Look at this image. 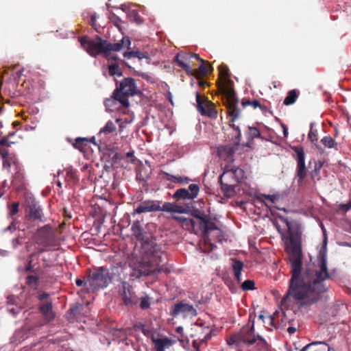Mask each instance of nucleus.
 <instances>
[{"instance_id":"nucleus-1","label":"nucleus","mask_w":351,"mask_h":351,"mask_svg":"<svg viewBox=\"0 0 351 351\" xmlns=\"http://www.w3.org/2000/svg\"><path fill=\"white\" fill-rule=\"evenodd\" d=\"M289 230L290 223L287 222ZM276 228L280 234L287 254V260L291 267L289 287L285 298H292L300 308L308 307L316 303L320 295L328 290L326 281L330 278L327 265V235L322 225L324 241L318 249L315 260L305 269H302V252L300 238L298 234L289 231L286 235L276 224Z\"/></svg>"},{"instance_id":"nucleus-2","label":"nucleus","mask_w":351,"mask_h":351,"mask_svg":"<svg viewBox=\"0 0 351 351\" xmlns=\"http://www.w3.org/2000/svg\"><path fill=\"white\" fill-rule=\"evenodd\" d=\"M143 256L132 257L127 267L125 263H119L118 266L125 279L134 280L142 276H147L161 271L159 264L164 262L165 255L160 245L154 241H143L142 243Z\"/></svg>"},{"instance_id":"nucleus-3","label":"nucleus","mask_w":351,"mask_h":351,"mask_svg":"<svg viewBox=\"0 0 351 351\" xmlns=\"http://www.w3.org/2000/svg\"><path fill=\"white\" fill-rule=\"evenodd\" d=\"M227 343L236 348H241L242 344L248 346L255 344L259 350H267L268 348L265 339L255 334L254 322L251 326H245L238 332L232 335L227 339Z\"/></svg>"},{"instance_id":"nucleus-4","label":"nucleus","mask_w":351,"mask_h":351,"mask_svg":"<svg viewBox=\"0 0 351 351\" xmlns=\"http://www.w3.org/2000/svg\"><path fill=\"white\" fill-rule=\"evenodd\" d=\"M243 177V171L239 168L225 167L224 172L221 175L219 181L221 185V190L225 196L227 197H232L235 193L236 186L233 184L228 183L230 178H234L235 181L240 182Z\"/></svg>"},{"instance_id":"nucleus-5","label":"nucleus","mask_w":351,"mask_h":351,"mask_svg":"<svg viewBox=\"0 0 351 351\" xmlns=\"http://www.w3.org/2000/svg\"><path fill=\"white\" fill-rule=\"evenodd\" d=\"M136 86L134 79H124L114 91V96L119 100V102L125 107L130 105L128 97L133 96L136 94Z\"/></svg>"},{"instance_id":"nucleus-6","label":"nucleus","mask_w":351,"mask_h":351,"mask_svg":"<svg viewBox=\"0 0 351 351\" xmlns=\"http://www.w3.org/2000/svg\"><path fill=\"white\" fill-rule=\"evenodd\" d=\"M80 43L84 49L91 56L96 57L102 53L106 58L105 40L97 36L95 40L88 39L87 37L82 38Z\"/></svg>"},{"instance_id":"nucleus-7","label":"nucleus","mask_w":351,"mask_h":351,"mask_svg":"<svg viewBox=\"0 0 351 351\" xmlns=\"http://www.w3.org/2000/svg\"><path fill=\"white\" fill-rule=\"evenodd\" d=\"M196 219L198 220L199 228L202 230L205 242L210 241V237L212 236V233H214L217 238L221 236V232L220 229L207 216L197 215Z\"/></svg>"},{"instance_id":"nucleus-8","label":"nucleus","mask_w":351,"mask_h":351,"mask_svg":"<svg viewBox=\"0 0 351 351\" xmlns=\"http://www.w3.org/2000/svg\"><path fill=\"white\" fill-rule=\"evenodd\" d=\"M111 282V277L107 269L100 267L88 279V285L93 289L106 288Z\"/></svg>"},{"instance_id":"nucleus-9","label":"nucleus","mask_w":351,"mask_h":351,"mask_svg":"<svg viewBox=\"0 0 351 351\" xmlns=\"http://www.w3.org/2000/svg\"><path fill=\"white\" fill-rule=\"evenodd\" d=\"M104 45L106 47V58L108 60H117V56L112 53V51H119L124 47L130 49L131 40L129 37L125 36L122 38L119 43H110L105 40Z\"/></svg>"},{"instance_id":"nucleus-10","label":"nucleus","mask_w":351,"mask_h":351,"mask_svg":"<svg viewBox=\"0 0 351 351\" xmlns=\"http://www.w3.org/2000/svg\"><path fill=\"white\" fill-rule=\"evenodd\" d=\"M170 314L173 317L182 315L183 317L186 318L196 316L197 312L192 305L180 302L172 306Z\"/></svg>"},{"instance_id":"nucleus-11","label":"nucleus","mask_w":351,"mask_h":351,"mask_svg":"<svg viewBox=\"0 0 351 351\" xmlns=\"http://www.w3.org/2000/svg\"><path fill=\"white\" fill-rule=\"evenodd\" d=\"M294 152L296 154L297 160V180L300 184L306 174L305 157L303 149L301 147H296L294 148Z\"/></svg>"},{"instance_id":"nucleus-12","label":"nucleus","mask_w":351,"mask_h":351,"mask_svg":"<svg viewBox=\"0 0 351 351\" xmlns=\"http://www.w3.org/2000/svg\"><path fill=\"white\" fill-rule=\"evenodd\" d=\"M120 295L126 305L137 304L138 298L132 291V287L125 281L121 280Z\"/></svg>"},{"instance_id":"nucleus-13","label":"nucleus","mask_w":351,"mask_h":351,"mask_svg":"<svg viewBox=\"0 0 351 351\" xmlns=\"http://www.w3.org/2000/svg\"><path fill=\"white\" fill-rule=\"evenodd\" d=\"M199 191V186L196 184H191L189 186V189H178L173 194V197L180 199H193L197 197Z\"/></svg>"},{"instance_id":"nucleus-14","label":"nucleus","mask_w":351,"mask_h":351,"mask_svg":"<svg viewBox=\"0 0 351 351\" xmlns=\"http://www.w3.org/2000/svg\"><path fill=\"white\" fill-rule=\"evenodd\" d=\"M151 339L154 343L155 351H165L176 343L175 340L167 337H159L154 335H152Z\"/></svg>"},{"instance_id":"nucleus-15","label":"nucleus","mask_w":351,"mask_h":351,"mask_svg":"<svg viewBox=\"0 0 351 351\" xmlns=\"http://www.w3.org/2000/svg\"><path fill=\"white\" fill-rule=\"evenodd\" d=\"M160 202L157 200H147L141 202L134 210L135 214L149 213L160 210Z\"/></svg>"},{"instance_id":"nucleus-16","label":"nucleus","mask_w":351,"mask_h":351,"mask_svg":"<svg viewBox=\"0 0 351 351\" xmlns=\"http://www.w3.org/2000/svg\"><path fill=\"white\" fill-rule=\"evenodd\" d=\"M330 348L324 342L314 341L305 346L300 351H330Z\"/></svg>"},{"instance_id":"nucleus-17","label":"nucleus","mask_w":351,"mask_h":351,"mask_svg":"<svg viewBox=\"0 0 351 351\" xmlns=\"http://www.w3.org/2000/svg\"><path fill=\"white\" fill-rule=\"evenodd\" d=\"M313 125L314 123L311 124V129L308 134V139L314 145V146L319 151V153H324V149L317 143L318 140V133L317 130L313 129Z\"/></svg>"},{"instance_id":"nucleus-18","label":"nucleus","mask_w":351,"mask_h":351,"mask_svg":"<svg viewBox=\"0 0 351 351\" xmlns=\"http://www.w3.org/2000/svg\"><path fill=\"white\" fill-rule=\"evenodd\" d=\"M173 218L177 221H180L182 227L186 230H193L196 225V222L191 217H173Z\"/></svg>"},{"instance_id":"nucleus-19","label":"nucleus","mask_w":351,"mask_h":351,"mask_svg":"<svg viewBox=\"0 0 351 351\" xmlns=\"http://www.w3.org/2000/svg\"><path fill=\"white\" fill-rule=\"evenodd\" d=\"M123 56L125 58L131 59L132 58H137L139 60L148 59L149 53L147 52H141L139 51H130L123 53Z\"/></svg>"},{"instance_id":"nucleus-20","label":"nucleus","mask_w":351,"mask_h":351,"mask_svg":"<svg viewBox=\"0 0 351 351\" xmlns=\"http://www.w3.org/2000/svg\"><path fill=\"white\" fill-rule=\"evenodd\" d=\"M235 278L239 282L241 280V271L243 267V263L241 261L235 260L232 265Z\"/></svg>"},{"instance_id":"nucleus-21","label":"nucleus","mask_w":351,"mask_h":351,"mask_svg":"<svg viewBox=\"0 0 351 351\" xmlns=\"http://www.w3.org/2000/svg\"><path fill=\"white\" fill-rule=\"evenodd\" d=\"M40 309L47 319L50 320L54 317L51 302L43 304L40 306Z\"/></svg>"},{"instance_id":"nucleus-22","label":"nucleus","mask_w":351,"mask_h":351,"mask_svg":"<svg viewBox=\"0 0 351 351\" xmlns=\"http://www.w3.org/2000/svg\"><path fill=\"white\" fill-rule=\"evenodd\" d=\"M160 210L169 213H181V208L177 206L175 204L165 202L161 206L160 205Z\"/></svg>"},{"instance_id":"nucleus-23","label":"nucleus","mask_w":351,"mask_h":351,"mask_svg":"<svg viewBox=\"0 0 351 351\" xmlns=\"http://www.w3.org/2000/svg\"><path fill=\"white\" fill-rule=\"evenodd\" d=\"M321 143L328 149H334L335 150H337V144L335 140L329 136L322 138L321 139Z\"/></svg>"},{"instance_id":"nucleus-24","label":"nucleus","mask_w":351,"mask_h":351,"mask_svg":"<svg viewBox=\"0 0 351 351\" xmlns=\"http://www.w3.org/2000/svg\"><path fill=\"white\" fill-rule=\"evenodd\" d=\"M29 216L34 219H42L43 214L40 207L36 206H32L29 210Z\"/></svg>"},{"instance_id":"nucleus-25","label":"nucleus","mask_w":351,"mask_h":351,"mask_svg":"<svg viewBox=\"0 0 351 351\" xmlns=\"http://www.w3.org/2000/svg\"><path fill=\"white\" fill-rule=\"evenodd\" d=\"M298 98V93L295 90H290L285 98L283 104L286 106L293 104Z\"/></svg>"},{"instance_id":"nucleus-26","label":"nucleus","mask_w":351,"mask_h":351,"mask_svg":"<svg viewBox=\"0 0 351 351\" xmlns=\"http://www.w3.org/2000/svg\"><path fill=\"white\" fill-rule=\"evenodd\" d=\"M115 130H116V126H115L114 123L111 121H108L106 123V125L100 129L99 134H102V133L110 134V133H112V132H114Z\"/></svg>"},{"instance_id":"nucleus-27","label":"nucleus","mask_w":351,"mask_h":351,"mask_svg":"<svg viewBox=\"0 0 351 351\" xmlns=\"http://www.w3.org/2000/svg\"><path fill=\"white\" fill-rule=\"evenodd\" d=\"M119 102V100L112 95V98L107 99L105 101V106L108 110L113 111L115 110L114 108L117 103Z\"/></svg>"},{"instance_id":"nucleus-28","label":"nucleus","mask_w":351,"mask_h":351,"mask_svg":"<svg viewBox=\"0 0 351 351\" xmlns=\"http://www.w3.org/2000/svg\"><path fill=\"white\" fill-rule=\"evenodd\" d=\"M108 71L109 73L112 76L120 77L122 75L121 71H120L118 65L116 64H111L110 65H109Z\"/></svg>"},{"instance_id":"nucleus-29","label":"nucleus","mask_w":351,"mask_h":351,"mask_svg":"<svg viewBox=\"0 0 351 351\" xmlns=\"http://www.w3.org/2000/svg\"><path fill=\"white\" fill-rule=\"evenodd\" d=\"M196 101L197 108L201 114L204 115L206 114V111L204 107V102L201 100L200 95L198 93H196Z\"/></svg>"},{"instance_id":"nucleus-30","label":"nucleus","mask_w":351,"mask_h":351,"mask_svg":"<svg viewBox=\"0 0 351 351\" xmlns=\"http://www.w3.org/2000/svg\"><path fill=\"white\" fill-rule=\"evenodd\" d=\"M19 203L14 202L8 207V217H11L19 212Z\"/></svg>"},{"instance_id":"nucleus-31","label":"nucleus","mask_w":351,"mask_h":351,"mask_svg":"<svg viewBox=\"0 0 351 351\" xmlns=\"http://www.w3.org/2000/svg\"><path fill=\"white\" fill-rule=\"evenodd\" d=\"M229 113L231 117L232 121H234L240 116L239 110L237 107H235L233 104L230 108Z\"/></svg>"},{"instance_id":"nucleus-32","label":"nucleus","mask_w":351,"mask_h":351,"mask_svg":"<svg viewBox=\"0 0 351 351\" xmlns=\"http://www.w3.org/2000/svg\"><path fill=\"white\" fill-rule=\"evenodd\" d=\"M150 300L151 298L148 295H145L141 298V301L140 303V307L142 309L148 308L150 306Z\"/></svg>"},{"instance_id":"nucleus-33","label":"nucleus","mask_w":351,"mask_h":351,"mask_svg":"<svg viewBox=\"0 0 351 351\" xmlns=\"http://www.w3.org/2000/svg\"><path fill=\"white\" fill-rule=\"evenodd\" d=\"M242 289L245 291L254 289V282L252 280H245L242 284Z\"/></svg>"},{"instance_id":"nucleus-34","label":"nucleus","mask_w":351,"mask_h":351,"mask_svg":"<svg viewBox=\"0 0 351 351\" xmlns=\"http://www.w3.org/2000/svg\"><path fill=\"white\" fill-rule=\"evenodd\" d=\"M204 61L202 62L198 68V70L196 71L197 76H204L208 73V68L204 65Z\"/></svg>"},{"instance_id":"nucleus-35","label":"nucleus","mask_w":351,"mask_h":351,"mask_svg":"<svg viewBox=\"0 0 351 351\" xmlns=\"http://www.w3.org/2000/svg\"><path fill=\"white\" fill-rule=\"evenodd\" d=\"M88 140L86 138H81V137H79V138H77L75 139V143L73 145L74 147L78 149H82V145L84 143V142H87Z\"/></svg>"},{"instance_id":"nucleus-36","label":"nucleus","mask_w":351,"mask_h":351,"mask_svg":"<svg viewBox=\"0 0 351 351\" xmlns=\"http://www.w3.org/2000/svg\"><path fill=\"white\" fill-rule=\"evenodd\" d=\"M177 61H178L179 65L182 69H184L188 73H189V74L191 73V67H190V66L189 64H187L184 61L180 60H178Z\"/></svg>"},{"instance_id":"nucleus-37","label":"nucleus","mask_w":351,"mask_h":351,"mask_svg":"<svg viewBox=\"0 0 351 351\" xmlns=\"http://www.w3.org/2000/svg\"><path fill=\"white\" fill-rule=\"evenodd\" d=\"M262 196L263 197V201L267 200L272 204L275 203L277 199L276 196L273 195H263Z\"/></svg>"},{"instance_id":"nucleus-38","label":"nucleus","mask_w":351,"mask_h":351,"mask_svg":"<svg viewBox=\"0 0 351 351\" xmlns=\"http://www.w3.org/2000/svg\"><path fill=\"white\" fill-rule=\"evenodd\" d=\"M16 229V221L15 219H13L12 222L10 223V224L6 228L4 229V232H8V231L12 232Z\"/></svg>"},{"instance_id":"nucleus-39","label":"nucleus","mask_w":351,"mask_h":351,"mask_svg":"<svg viewBox=\"0 0 351 351\" xmlns=\"http://www.w3.org/2000/svg\"><path fill=\"white\" fill-rule=\"evenodd\" d=\"M242 105L243 106H245L247 105H251L254 108H256L257 107H260L261 106L260 103L257 100H254L252 101L243 102Z\"/></svg>"},{"instance_id":"nucleus-40","label":"nucleus","mask_w":351,"mask_h":351,"mask_svg":"<svg viewBox=\"0 0 351 351\" xmlns=\"http://www.w3.org/2000/svg\"><path fill=\"white\" fill-rule=\"evenodd\" d=\"M27 282L29 285H36L37 282V278L34 276H29L27 278Z\"/></svg>"},{"instance_id":"nucleus-41","label":"nucleus","mask_w":351,"mask_h":351,"mask_svg":"<svg viewBox=\"0 0 351 351\" xmlns=\"http://www.w3.org/2000/svg\"><path fill=\"white\" fill-rule=\"evenodd\" d=\"M233 128L235 130V131L237 132V134H236V143L238 144L239 141H240V138H241V132H240V130H239V126H235V125H233Z\"/></svg>"},{"instance_id":"nucleus-42","label":"nucleus","mask_w":351,"mask_h":351,"mask_svg":"<svg viewBox=\"0 0 351 351\" xmlns=\"http://www.w3.org/2000/svg\"><path fill=\"white\" fill-rule=\"evenodd\" d=\"M168 180H176L178 182H187L188 181V178L186 177H184V178H182V177L177 178V177L173 176H171V178H168Z\"/></svg>"},{"instance_id":"nucleus-43","label":"nucleus","mask_w":351,"mask_h":351,"mask_svg":"<svg viewBox=\"0 0 351 351\" xmlns=\"http://www.w3.org/2000/svg\"><path fill=\"white\" fill-rule=\"evenodd\" d=\"M14 142L8 141L7 138H3L0 141V145L10 147Z\"/></svg>"},{"instance_id":"nucleus-44","label":"nucleus","mask_w":351,"mask_h":351,"mask_svg":"<svg viewBox=\"0 0 351 351\" xmlns=\"http://www.w3.org/2000/svg\"><path fill=\"white\" fill-rule=\"evenodd\" d=\"M8 311L13 316H15L19 313V308L18 307H12L8 308Z\"/></svg>"},{"instance_id":"nucleus-45","label":"nucleus","mask_w":351,"mask_h":351,"mask_svg":"<svg viewBox=\"0 0 351 351\" xmlns=\"http://www.w3.org/2000/svg\"><path fill=\"white\" fill-rule=\"evenodd\" d=\"M0 155L3 160H7L8 158V152L5 149L0 150Z\"/></svg>"},{"instance_id":"nucleus-46","label":"nucleus","mask_w":351,"mask_h":351,"mask_svg":"<svg viewBox=\"0 0 351 351\" xmlns=\"http://www.w3.org/2000/svg\"><path fill=\"white\" fill-rule=\"evenodd\" d=\"M75 283H76L77 286H78V287H82L84 285H87V284H88V280L84 282L83 280H82L81 279H76V280H75Z\"/></svg>"},{"instance_id":"nucleus-47","label":"nucleus","mask_w":351,"mask_h":351,"mask_svg":"<svg viewBox=\"0 0 351 351\" xmlns=\"http://www.w3.org/2000/svg\"><path fill=\"white\" fill-rule=\"evenodd\" d=\"M3 166L4 168H10L11 166V163L8 161V158L7 160H3Z\"/></svg>"},{"instance_id":"nucleus-48","label":"nucleus","mask_w":351,"mask_h":351,"mask_svg":"<svg viewBox=\"0 0 351 351\" xmlns=\"http://www.w3.org/2000/svg\"><path fill=\"white\" fill-rule=\"evenodd\" d=\"M250 128V130H252V134L255 136H260V132H259V131L256 128Z\"/></svg>"},{"instance_id":"nucleus-49","label":"nucleus","mask_w":351,"mask_h":351,"mask_svg":"<svg viewBox=\"0 0 351 351\" xmlns=\"http://www.w3.org/2000/svg\"><path fill=\"white\" fill-rule=\"evenodd\" d=\"M48 297V294L47 293H41L38 295V298L40 300H43L45 298H47Z\"/></svg>"},{"instance_id":"nucleus-50","label":"nucleus","mask_w":351,"mask_h":351,"mask_svg":"<svg viewBox=\"0 0 351 351\" xmlns=\"http://www.w3.org/2000/svg\"><path fill=\"white\" fill-rule=\"evenodd\" d=\"M295 330H295V328L294 327H291V326H290V327H289V328H287V331H288V332H289V333H290V334H293V333H294V332H295Z\"/></svg>"},{"instance_id":"nucleus-51","label":"nucleus","mask_w":351,"mask_h":351,"mask_svg":"<svg viewBox=\"0 0 351 351\" xmlns=\"http://www.w3.org/2000/svg\"><path fill=\"white\" fill-rule=\"evenodd\" d=\"M112 18L114 19L115 25H116L117 26H118L117 23H118L119 21H121V20H120V19H119V17H117V16H115V15H113V16H112V17L111 18V19H112Z\"/></svg>"},{"instance_id":"nucleus-52","label":"nucleus","mask_w":351,"mask_h":351,"mask_svg":"<svg viewBox=\"0 0 351 351\" xmlns=\"http://www.w3.org/2000/svg\"><path fill=\"white\" fill-rule=\"evenodd\" d=\"M350 207H351V203H350V202H348V204H347L343 205V208H345V210H346V211H348V210L350 209Z\"/></svg>"},{"instance_id":"nucleus-53","label":"nucleus","mask_w":351,"mask_h":351,"mask_svg":"<svg viewBox=\"0 0 351 351\" xmlns=\"http://www.w3.org/2000/svg\"><path fill=\"white\" fill-rule=\"evenodd\" d=\"M191 56L195 58H196V59H197V60H199L201 62H204V60L202 58H199L198 54L194 53V54H192Z\"/></svg>"},{"instance_id":"nucleus-54","label":"nucleus","mask_w":351,"mask_h":351,"mask_svg":"<svg viewBox=\"0 0 351 351\" xmlns=\"http://www.w3.org/2000/svg\"><path fill=\"white\" fill-rule=\"evenodd\" d=\"M282 127H283V133H284V135H285V136H287V134H288L287 128V127H286L285 125H282Z\"/></svg>"},{"instance_id":"nucleus-55","label":"nucleus","mask_w":351,"mask_h":351,"mask_svg":"<svg viewBox=\"0 0 351 351\" xmlns=\"http://www.w3.org/2000/svg\"><path fill=\"white\" fill-rule=\"evenodd\" d=\"M176 332L178 333H182L183 332V327L182 326H178L176 328Z\"/></svg>"},{"instance_id":"nucleus-56","label":"nucleus","mask_w":351,"mask_h":351,"mask_svg":"<svg viewBox=\"0 0 351 351\" xmlns=\"http://www.w3.org/2000/svg\"><path fill=\"white\" fill-rule=\"evenodd\" d=\"M125 126L121 123L119 125V132L121 133L124 129Z\"/></svg>"},{"instance_id":"nucleus-57","label":"nucleus","mask_w":351,"mask_h":351,"mask_svg":"<svg viewBox=\"0 0 351 351\" xmlns=\"http://www.w3.org/2000/svg\"><path fill=\"white\" fill-rule=\"evenodd\" d=\"M8 303H12V302H13V298H12H12H11V297H9V298H8Z\"/></svg>"},{"instance_id":"nucleus-58","label":"nucleus","mask_w":351,"mask_h":351,"mask_svg":"<svg viewBox=\"0 0 351 351\" xmlns=\"http://www.w3.org/2000/svg\"><path fill=\"white\" fill-rule=\"evenodd\" d=\"M6 254V251L0 250V254L5 255Z\"/></svg>"},{"instance_id":"nucleus-59","label":"nucleus","mask_w":351,"mask_h":351,"mask_svg":"<svg viewBox=\"0 0 351 351\" xmlns=\"http://www.w3.org/2000/svg\"><path fill=\"white\" fill-rule=\"evenodd\" d=\"M143 333L145 335H147L148 333H149V331L148 330H143Z\"/></svg>"},{"instance_id":"nucleus-60","label":"nucleus","mask_w":351,"mask_h":351,"mask_svg":"<svg viewBox=\"0 0 351 351\" xmlns=\"http://www.w3.org/2000/svg\"><path fill=\"white\" fill-rule=\"evenodd\" d=\"M210 241H211V239L210 238V241H208V242H205V241H204V243H205L206 244H210V246H213V244H212V243H210Z\"/></svg>"},{"instance_id":"nucleus-61","label":"nucleus","mask_w":351,"mask_h":351,"mask_svg":"<svg viewBox=\"0 0 351 351\" xmlns=\"http://www.w3.org/2000/svg\"><path fill=\"white\" fill-rule=\"evenodd\" d=\"M210 241H211V239L210 238V241H208V242H205V241H204V243H205L206 244H210V246H213V244H212V243H210Z\"/></svg>"},{"instance_id":"nucleus-62","label":"nucleus","mask_w":351,"mask_h":351,"mask_svg":"<svg viewBox=\"0 0 351 351\" xmlns=\"http://www.w3.org/2000/svg\"><path fill=\"white\" fill-rule=\"evenodd\" d=\"M258 318L261 319H263L264 316L263 315H258Z\"/></svg>"},{"instance_id":"nucleus-63","label":"nucleus","mask_w":351,"mask_h":351,"mask_svg":"<svg viewBox=\"0 0 351 351\" xmlns=\"http://www.w3.org/2000/svg\"><path fill=\"white\" fill-rule=\"evenodd\" d=\"M132 153H130V152L127 153V156H132Z\"/></svg>"},{"instance_id":"nucleus-64","label":"nucleus","mask_w":351,"mask_h":351,"mask_svg":"<svg viewBox=\"0 0 351 351\" xmlns=\"http://www.w3.org/2000/svg\"><path fill=\"white\" fill-rule=\"evenodd\" d=\"M116 122H117V123H120V122H121V119H116Z\"/></svg>"}]
</instances>
